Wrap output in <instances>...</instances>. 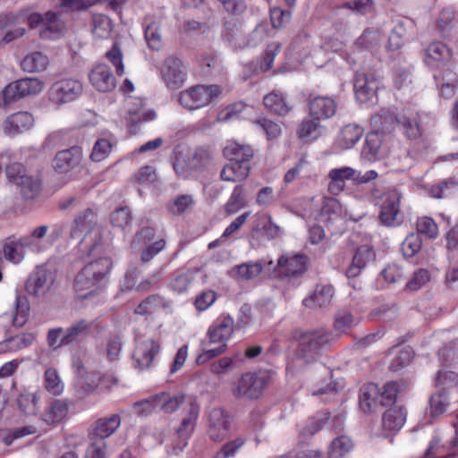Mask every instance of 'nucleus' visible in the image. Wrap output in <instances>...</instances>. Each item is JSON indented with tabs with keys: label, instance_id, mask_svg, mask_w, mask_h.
Listing matches in <instances>:
<instances>
[{
	"label": "nucleus",
	"instance_id": "774afa93",
	"mask_svg": "<svg viewBox=\"0 0 458 458\" xmlns=\"http://www.w3.org/2000/svg\"><path fill=\"white\" fill-rule=\"evenodd\" d=\"M254 123L266 134L267 140L276 139L281 134L280 124L270 119H257Z\"/></svg>",
	"mask_w": 458,
	"mask_h": 458
},
{
	"label": "nucleus",
	"instance_id": "4468645a",
	"mask_svg": "<svg viewBox=\"0 0 458 458\" xmlns=\"http://www.w3.org/2000/svg\"><path fill=\"white\" fill-rule=\"evenodd\" d=\"M83 87L80 81L75 79H63L55 82L49 89V100L57 105L74 101L82 93Z\"/></svg>",
	"mask_w": 458,
	"mask_h": 458
},
{
	"label": "nucleus",
	"instance_id": "0e129e2a",
	"mask_svg": "<svg viewBox=\"0 0 458 458\" xmlns=\"http://www.w3.org/2000/svg\"><path fill=\"white\" fill-rule=\"evenodd\" d=\"M320 127V120H317L314 117H309L302 120L299 124L297 133L301 139H309L310 137H316L317 132Z\"/></svg>",
	"mask_w": 458,
	"mask_h": 458
},
{
	"label": "nucleus",
	"instance_id": "ddd939ff",
	"mask_svg": "<svg viewBox=\"0 0 458 458\" xmlns=\"http://www.w3.org/2000/svg\"><path fill=\"white\" fill-rule=\"evenodd\" d=\"M200 412V405L195 398L188 400L182 409V417L180 425L176 428V435L179 438L178 449L182 451L192 435Z\"/></svg>",
	"mask_w": 458,
	"mask_h": 458
},
{
	"label": "nucleus",
	"instance_id": "b1692460",
	"mask_svg": "<svg viewBox=\"0 0 458 458\" xmlns=\"http://www.w3.org/2000/svg\"><path fill=\"white\" fill-rule=\"evenodd\" d=\"M82 150L78 146L58 151L53 159V167L59 174H66L76 168L81 161Z\"/></svg>",
	"mask_w": 458,
	"mask_h": 458
},
{
	"label": "nucleus",
	"instance_id": "5fc2aeb1",
	"mask_svg": "<svg viewBox=\"0 0 458 458\" xmlns=\"http://www.w3.org/2000/svg\"><path fill=\"white\" fill-rule=\"evenodd\" d=\"M250 212H244L237 216L224 231L223 234L216 240L208 243V249H214L224 245L226 239L240 229V227L246 222L250 216Z\"/></svg>",
	"mask_w": 458,
	"mask_h": 458
},
{
	"label": "nucleus",
	"instance_id": "bb28decb",
	"mask_svg": "<svg viewBox=\"0 0 458 458\" xmlns=\"http://www.w3.org/2000/svg\"><path fill=\"white\" fill-rule=\"evenodd\" d=\"M93 321L81 318L72 322L64 329L62 344H80L87 339L92 333Z\"/></svg>",
	"mask_w": 458,
	"mask_h": 458
},
{
	"label": "nucleus",
	"instance_id": "09e8293b",
	"mask_svg": "<svg viewBox=\"0 0 458 458\" xmlns=\"http://www.w3.org/2000/svg\"><path fill=\"white\" fill-rule=\"evenodd\" d=\"M247 206L245 189L242 185H236L225 205V212L233 215Z\"/></svg>",
	"mask_w": 458,
	"mask_h": 458
},
{
	"label": "nucleus",
	"instance_id": "864d4df0",
	"mask_svg": "<svg viewBox=\"0 0 458 458\" xmlns=\"http://www.w3.org/2000/svg\"><path fill=\"white\" fill-rule=\"evenodd\" d=\"M43 386L53 395H60L64 392V383L55 369L48 368L43 377Z\"/></svg>",
	"mask_w": 458,
	"mask_h": 458
},
{
	"label": "nucleus",
	"instance_id": "338daca9",
	"mask_svg": "<svg viewBox=\"0 0 458 458\" xmlns=\"http://www.w3.org/2000/svg\"><path fill=\"white\" fill-rule=\"evenodd\" d=\"M419 233L429 239H435L438 235V227L436 222L428 216H422L417 221Z\"/></svg>",
	"mask_w": 458,
	"mask_h": 458
},
{
	"label": "nucleus",
	"instance_id": "8fccbe9b",
	"mask_svg": "<svg viewBox=\"0 0 458 458\" xmlns=\"http://www.w3.org/2000/svg\"><path fill=\"white\" fill-rule=\"evenodd\" d=\"M126 287L130 290L135 289L138 293H147L159 283V274L154 273L143 279L140 284L135 285L136 277L133 272H128L125 276Z\"/></svg>",
	"mask_w": 458,
	"mask_h": 458
},
{
	"label": "nucleus",
	"instance_id": "4d7b16f0",
	"mask_svg": "<svg viewBox=\"0 0 458 458\" xmlns=\"http://www.w3.org/2000/svg\"><path fill=\"white\" fill-rule=\"evenodd\" d=\"M113 24L111 20L104 14L93 16L92 33L99 39L107 38L112 31Z\"/></svg>",
	"mask_w": 458,
	"mask_h": 458
},
{
	"label": "nucleus",
	"instance_id": "393cba45",
	"mask_svg": "<svg viewBox=\"0 0 458 458\" xmlns=\"http://www.w3.org/2000/svg\"><path fill=\"white\" fill-rule=\"evenodd\" d=\"M33 115L26 111L13 113L3 123V130L6 135L14 136L30 130L34 125Z\"/></svg>",
	"mask_w": 458,
	"mask_h": 458
},
{
	"label": "nucleus",
	"instance_id": "a19ab883",
	"mask_svg": "<svg viewBox=\"0 0 458 458\" xmlns=\"http://www.w3.org/2000/svg\"><path fill=\"white\" fill-rule=\"evenodd\" d=\"M379 403V389L376 384L369 383L360 390V408L363 412H370Z\"/></svg>",
	"mask_w": 458,
	"mask_h": 458
},
{
	"label": "nucleus",
	"instance_id": "bf43d9fd",
	"mask_svg": "<svg viewBox=\"0 0 458 458\" xmlns=\"http://www.w3.org/2000/svg\"><path fill=\"white\" fill-rule=\"evenodd\" d=\"M29 302L25 296L17 295L15 299V314L13 318V325L17 327H22L29 315Z\"/></svg>",
	"mask_w": 458,
	"mask_h": 458
},
{
	"label": "nucleus",
	"instance_id": "dca6fc26",
	"mask_svg": "<svg viewBox=\"0 0 458 458\" xmlns=\"http://www.w3.org/2000/svg\"><path fill=\"white\" fill-rule=\"evenodd\" d=\"M234 331V320L228 314H221L209 327L207 332V339L202 345L207 344H226Z\"/></svg>",
	"mask_w": 458,
	"mask_h": 458
},
{
	"label": "nucleus",
	"instance_id": "412c9836",
	"mask_svg": "<svg viewBox=\"0 0 458 458\" xmlns=\"http://www.w3.org/2000/svg\"><path fill=\"white\" fill-rule=\"evenodd\" d=\"M120 425L121 417L118 414L99 418L89 428L88 437L89 440L106 441V438L112 436Z\"/></svg>",
	"mask_w": 458,
	"mask_h": 458
},
{
	"label": "nucleus",
	"instance_id": "79ce46f5",
	"mask_svg": "<svg viewBox=\"0 0 458 458\" xmlns=\"http://www.w3.org/2000/svg\"><path fill=\"white\" fill-rule=\"evenodd\" d=\"M373 259L374 252L371 248L366 245L358 248L353 256L352 264L346 270V276L348 277L357 276L367 263Z\"/></svg>",
	"mask_w": 458,
	"mask_h": 458
},
{
	"label": "nucleus",
	"instance_id": "052dcab7",
	"mask_svg": "<svg viewBox=\"0 0 458 458\" xmlns=\"http://www.w3.org/2000/svg\"><path fill=\"white\" fill-rule=\"evenodd\" d=\"M113 146L114 144L108 139H98L93 145L90 159L94 162L106 159L111 153Z\"/></svg>",
	"mask_w": 458,
	"mask_h": 458
},
{
	"label": "nucleus",
	"instance_id": "c85d7f7f",
	"mask_svg": "<svg viewBox=\"0 0 458 458\" xmlns=\"http://www.w3.org/2000/svg\"><path fill=\"white\" fill-rule=\"evenodd\" d=\"M160 308L163 310H170L172 308V301L158 293H155L144 298L135 307L133 312L140 316H149L154 314Z\"/></svg>",
	"mask_w": 458,
	"mask_h": 458
},
{
	"label": "nucleus",
	"instance_id": "c756f323",
	"mask_svg": "<svg viewBox=\"0 0 458 458\" xmlns=\"http://www.w3.org/2000/svg\"><path fill=\"white\" fill-rule=\"evenodd\" d=\"M49 227L47 225H39L34 228L30 234L20 237V244L23 249H29L32 252L38 253L47 249L45 242Z\"/></svg>",
	"mask_w": 458,
	"mask_h": 458
},
{
	"label": "nucleus",
	"instance_id": "a878e982",
	"mask_svg": "<svg viewBox=\"0 0 458 458\" xmlns=\"http://www.w3.org/2000/svg\"><path fill=\"white\" fill-rule=\"evenodd\" d=\"M452 59L451 49L444 43H431L426 49V64L435 70H439L449 64Z\"/></svg>",
	"mask_w": 458,
	"mask_h": 458
},
{
	"label": "nucleus",
	"instance_id": "a211bd4d",
	"mask_svg": "<svg viewBox=\"0 0 458 458\" xmlns=\"http://www.w3.org/2000/svg\"><path fill=\"white\" fill-rule=\"evenodd\" d=\"M307 105L310 116L320 121L333 117L337 109L335 98L328 96L310 94L307 99Z\"/></svg>",
	"mask_w": 458,
	"mask_h": 458
},
{
	"label": "nucleus",
	"instance_id": "39448f33",
	"mask_svg": "<svg viewBox=\"0 0 458 458\" xmlns=\"http://www.w3.org/2000/svg\"><path fill=\"white\" fill-rule=\"evenodd\" d=\"M263 34V30L257 27L248 37L243 30L242 21L235 17H232L225 21L224 24L222 38L236 50L248 47H255L262 40Z\"/></svg>",
	"mask_w": 458,
	"mask_h": 458
},
{
	"label": "nucleus",
	"instance_id": "20e7f679",
	"mask_svg": "<svg viewBox=\"0 0 458 458\" xmlns=\"http://www.w3.org/2000/svg\"><path fill=\"white\" fill-rule=\"evenodd\" d=\"M213 163V153L209 148L198 147L185 155L176 157L173 164L175 173L188 178L191 173L202 172Z\"/></svg>",
	"mask_w": 458,
	"mask_h": 458
},
{
	"label": "nucleus",
	"instance_id": "6ab92c4d",
	"mask_svg": "<svg viewBox=\"0 0 458 458\" xmlns=\"http://www.w3.org/2000/svg\"><path fill=\"white\" fill-rule=\"evenodd\" d=\"M54 282L53 273L44 267H40L30 276L26 282L25 289L29 294L40 297L51 290Z\"/></svg>",
	"mask_w": 458,
	"mask_h": 458
},
{
	"label": "nucleus",
	"instance_id": "a18cd8bd",
	"mask_svg": "<svg viewBox=\"0 0 458 458\" xmlns=\"http://www.w3.org/2000/svg\"><path fill=\"white\" fill-rule=\"evenodd\" d=\"M158 408L165 413H174L185 402V394L182 393L169 394L162 392L156 394Z\"/></svg>",
	"mask_w": 458,
	"mask_h": 458
},
{
	"label": "nucleus",
	"instance_id": "f8f14e48",
	"mask_svg": "<svg viewBox=\"0 0 458 458\" xmlns=\"http://www.w3.org/2000/svg\"><path fill=\"white\" fill-rule=\"evenodd\" d=\"M7 178L20 189L21 194L27 199H33L40 193L41 182L38 178L25 174L19 163L7 167Z\"/></svg>",
	"mask_w": 458,
	"mask_h": 458
},
{
	"label": "nucleus",
	"instance_id": "f704fd0d",
	"mask_svg": "<svg viewBox=\"0 0 458 458\" xmlns=\"http://www.w3.org/2000/svg\"><path fill=\"white\" fill-rule=\"evenodd\" d=\"M129 122L131 130L132 126L140 122H149L155 119L156 113L153 110L143 111V102L140 98H130L127 101Z\"/></svg>",
	"mask_w": 458,
	"mask_h": 458
},
{
	"label": "nucleus",
	"instance_id": "6e6552de",
	"mask_svg": "<svg viewBox=\"0 0 458 458\" xmlns=\"http://www.w3.org/2000/svg\"><path fill=\"white\" fill-rule=\"evenodd\" d=\"M42 89L43 82L37 78H24L11 82L1 92L0 106H7L21 98L37 95Z\"/></svg>",
	"mask_w": 458,
	"mask_h": 458
},
{
	"label": "nucleus",
	"instance_id": "f257e3e1",
	"mask_svg": "<svg viewBox=\"0 0 458 458\" xmlns=\"http://www.w3.org/2000/svg\"><path fill=\"white\" fill-rule=\"evenodd\" d=\"M112 268V261L104 257L89 262L76 276L74 289L81 298L93 293L98 284L106 279Z\"/></svg>",
	"mask_w": 458,
	"mask_h": 458
},
{
	"label": "nucleus",
	"instance_id": "aec40b11",
	"mask_svg": "<svg viewBox=\"0 0 458 458\" xmlns=\"http://www.w3.org/2000/svg\"><path fill=\"white\" fill-rule=\"evenodd\" d=\"M160 343L153 338H147L137 343L133 352V360L140 369H148L155 357L160 352Z\"/></svg>",
	"mask_w": 458,
	"mask_h": 458
},
{
	"label": "nucleus",
	"instance_id": "4be33fe9",
	"mask_svg": "<svg viewBox=\"0 0 458 458\" xmlns=\"http://www.w3.org/2000/svg\"><path fill=\"white\" fill-rule=\"evenodd\" d=\"M70 409L67 399H53L40 413V420L47 426L55 427L66 419Z\"/></svg>",
	"mask_w": 458,
	"mask_h": 458
},
{
	"label": "nucleus",
	"instance_id": "680f3d73",
	"mask_svg": "<svg viewBox=\"0 0 458 458\" xmlns=\"http://www.w3.org/2000/svg\"><path fill=\"white\" fill-rule=\"evenodd\" d=\"M244 437H236L235 439L224 444L215 454L213 458H232L245 445Z\"/></svg>",
	"mask_w": 458,
	"mask_h": 458
},
{
	"label": "nucleus",
	"instance_id": "2f4dec72",
	"mask_svg": "<svg viewBox=\"0 0 458 458\" xmlns=\"http://www.w3.org/2000/svg\"><path fill=\"white\" fill-rule=\"evenodd\" d=\"M98 216L95 210L92 208H86L78 213L72 223L71 234L72 237L77 236L79 233H88L91 232L96 226Z\"/></svg>",
	"mask_w": 458,
	"mask_h": 458
},
{
	"label": "nucleus",
	"instance_id": "9b49d317",
	"mask_svg": "<svg viewBox=\"0 0 458 458\" xmlns=\"http://www.w3.org/2000/svg\"><path fill=\"white\" fill-rule=\"evenodd\" d=\"M163 82L169 89H178L187 79V68L183 62L174 55L167 56L159 68Z\"/></svg>",
	"mask_w": 458,
	"mask_h": 458
},
{
	"label": "nucleus",
	"instance_id": "49530a36",
	"mask_svg": "<svg viewBox=\"0 0 458 458\" xmlns=\"http://www.w3.org/2000/svg\"><path fill=\"white\" fill-rule=\"evenodd\" d=\"M263 270V264L260 261H249L236 265L232 269V276L242 280H251L259 276Z\"/></svg>",
	"mask_w": 458,
	"mask_h": 458
},
{
	"label": "nucleus",
	"instance_id": "69168bd1",
	"mask_svg": "<svg viewBox=\"0 0 458 458\" xmlns=\"http://www.w3.org/2000/svg\"><path fill=\"white\" fill-rule=\"evenodd\" d=\"M133 412L140 417L149 416L157 408H158L156 394L147 399L135 402L132 405Z\"/></svg>",
	"mask_w": 458,
	"mask_h": 458
},
{
	"label": "nucleus",
	"instance_id": "cd10ccee",
	"mask_svg": "<svg viewBox=\"0 0 458 458\" xmlns=\"http://www.w3.org/2000/svg\"><path fill=\"white\" fill-rule=\"evenodd\" d=\"M92 86L101 92L113 90L116 86L115 78L106 64L96 65L89 73Z\"/></svg>",
	"mask_w": 458,
	"mask_h": 458
},
{
	"label": "nucleus",
	"instance_id": "473e14b6",
	"mask_svg": "<svg viewBox=\"0 0 458 458\" xmlns=\"http://www.w3.org/2000/svg\"><path fill=\"white\" fill-rule=\"evenodd\" d=\"M39 400L40 395L38 392H30L29 389L23 388L16 397V404L22 414L36 416L38 411Z\"/></svg>",
	"mask_w": 458,
	"mask_h": 458
},
{
	"label": "nucleus",
	"instance_id": "0eeeda50",
	"mask_svg": "<svg viewBox=\"0 0 458 458\" xmlns=\"http://www.w3.org/2000/svg\"><path fill=\"white\" fill-rule=\"evenodd\" d=\"M222 93L219 85H196L180 93L179 102L189 110H195L210 104Z\"/></svg>",
	"mask_w": 458,
	"mask_h": 458
},
{
	"label": "nucleus",
	"instance_id": "9d476101",
	"mask_svg": "<svg viewBox=\"0 0 458 458\" xmlns=\"http://www.w3.org/2000/svg\"><path fill=\"white\" fill-rule=\"evenodd\" d=\"M309 266V258L304 254H284L274 268V276L281 280L291 282L303 276Z\"/></svg>",
	"mask_w": 458,
	"mask_h": 458
},
{
	"label": "nucleus",
	"instance_id": "f03ea898",
	"mask_svg": "<svg viewBox=\"0 0 458 458\" xmlns=\"http://www.w3.org/2000/svg\"><path fill=\"white\" fill-rule=\"evenodd\" d=\"M298 342L296 357L305 364H310L318 360L322 349L330 344L331 332L325 329H316L301 332L295 335Z\"/></svg>",
	"mask_w": 458,
	"mask_h": 458
},
{
	"label": "nucleus",
	"instance_id": "7c9ffc66",
	"mask_svg": "<svg viewBox=\"0 0 458 458\" xmlns=\"http://www.w3.org/2000/svg\"><path fill=\"white\" fill-rule=\"evenodd\" d=\"M335 293L334 287L330 284H317L312 295L302 301L306 308H324L331 304Z\"/></svg>",
	"mask_w": 458,
	"mask_h": 458
},
{
	"label": "nucleus",
	"instance_id": "7ed1b4c3",
	"mask_svg": "<svg viewBox=\"0 0 458 458\" xmlns=\"http://www.w3.org/2000/svg\"><path fill=\"white\" fill-rule=\"evenodd\" d=\"M378 177L375 170H369L362 174L351 166L333 168L327 174V191L333 196L342 193L345 187L346 181H352L355 185H361L370 182Z\"/></svg>",
	"mask_w": 458,
	"mask_h": 458
},
{
	"label": "nucleus",
	"instance_id": "de8ad7c7",
	"mask_svg": "<svg viewBox=\"0 0 458 458\" xmlns=\"http://www.w3.org/2000/svg\"><path fill=\"white\" fill-rule=\"evenodd\" d=\"M377 129L369 132L366 136L365 146L363 148V154L369 158H376L381 148L383 136L382 130L380 127L373 124Z\"/></svg>",
	"mask_w": 458,
	"mask_h": 458
},
{
	"label": "nucleus",
	"instance_id": "58836bf2",
	"mask_svg": "<svg viewBox=\"0 0 458 458\" xmlns=\"http://www.w3.org/2000/svg\"><path fill=\"white\" fill-rule=\"evenodd\" d=\"M406 420V411L402 407H394L385 411L382 427L388 432H397Z\"/></svg>",
	"mask_w": 458,
	"mask_h": 458
},
{
	"label": "nucleus",
	"instance_id": "603ef678",
	"mask_svg": "<svg viewBox=\"0 0 458 458\" xmlns=\"http://www.w3.org/2000/svg\"><path fill=\"white\" fill-rule=\"evenodd\" d=\"M3 251L4 258L14 264L20 263L24 259V249L20 244L19 238L8 237L4 244Z\"/></svg>",
	"mask_w": 458,
	"mask_h": 458
},
{
	"label": "nucleus",
	"instance_id": "2eb2a0df",
	"mask_svg": "<svg viewBox=\"0 0 458 458\" xmlns=\"http://www.w3.org/2000/svg\"><path fill=\"white\" fill-rule=\"evenodd\" d=\"M231 420L228 413L222 408H213L208 418V436L212 441L220 442L230 431Z\"/></svg>",
	"mask_w": 458,
	"mask_h": 458
},
{
	"label": "nucleus",
	"instance_id": "f3484780",
	"mask_svg": "<svg viewBox=\"0 0 458 458\" xmlns=\"http://www.w3.org/2000/svg\"><path fill=\"white\" fill-rule=\"evenodd\" d=\"M401 194L396 190H390L383 196L379 222L386 226H394L399 224Z\"/></svg>",
	"mask_w": 458,
	"mask_h": 458
},
{
	"label": "nucleus",
	"instance_id": "1a4fd4ad",
	"mask_svg": "<svg viewBox=\"0 0 458 458\" xmlns=\"http://www.w3.org/2000/svg\"><path fill=\"white\" fill-rule=\"evenodd\" d=\"M268 382L266 372H246L242 375L233 387V394L238 398H259Z\"/></svg>",
	"mask_w": 458,
	"mask_h": 458
},
{
	"label": "nucleus",
	"instance_id": "3c124183",
	"mask_svg": "<svg viewBox=\"0 0 458 458\" xmlns=\"http://www.w3.org/2000/svg\"><path fill=\"white\" fill-rule=\"evenodd\" d=\"M48 64V58L40 52H33L27 55L21 61V68L28 72L44 71Z\"/></svg>",
	"mask_w": 458,
	"mask_h": 458
},
{
	"label": "nucleus",
	"instance_id": "ea45409f",
	"mask_svg": "<svg viewBox=\"0 0 458 458\" xmlns=\"http://www.w3.org/2000/svg\"><path fill=\"white\" fill-rule=\"evenodd\" d=\"M250 166L249 163H237L230 161L225 165L221 173L220 177L226 182H242L244 181L250 174Z\"/></svg>",
	"mask_w": 458,
	"mask_h": 458
},
{
	"label": "nucleus",
	"instance_id": "423d86ee",
	"mask_svg": "<svg viewBox=\"0 0 458 458\" xmlns=\"http://www.w3.org/2000/svg\"><path fill=\"white\" fill-rule=\"evenodd\" d=\"M371 123L382 130H387L393 123H397L402 125L403 132L409 140H417L418 143H421L424 146V142L421 140L422 130L417 117L401 116L397 118L388 111H382L380 114L371 117Z\"/></svg>",
	"mask_w": 458,
	"mask_h": 458
},
{
	"label": "nucleus",
	"instance_id": "5701e85b",
	"mask_svg": "<svg viewBox=\"0 0 458 458\" xmlns=\"http://www.w3.org/2000/svg\"><path fill=\"white\" fill-rule=\"evenodd\" d=\"M381 84L378 76L374 73H357L354 80V91L360 102L371 100L377 94Z\"/></svg>",
	"mask_w": 458,
	"mask_h": 458
},
{
	"label": "nucleus",
	"instance_id": "13d9d810",
	"mask_svg": "<svg viewBox=\"0 0 458 458\" xmlns=\"http://www.w3.org/2000/svg\"><path fill=\"white\" fill-rule=\"evenodd\" d=\"M43 27L44 30L41 31V35L44 38H48L61 33L64 29V24L55 13L47 12L45 13Z\"/></svg>",
	"mask_w": 458,
	"mask_h": 458
},
{
	"label": "nucleus",
	"instance_id": "6e6d98bb",
	"mask_svg": "<svg viewBox=\"0 0 458 458\" xmlns=\"http://www.w3.org/2000/svg\"><path fill=\"white\" fill-rule=\"evenodd\" d=\"M353 448V442L350 437L340 435L331 442L328 454L330 458H341Z\"/></svg>",
	"mask_w": 458,
	"mask_h": 458
},
{
	"label": "nucleus",
	"instance_id": "72a5a7b5",
	"mask_svg": "<svg viewBox=\"0 0 458 458\" xmlns=\"http://www.w3.org/2000/svg\"><path fill=\"white\" fill-rule=\"evenodd\" d=\"M360 318L347 308L339 310L334 319V328L340 334L348 335L359 325Z\"/></svg>",
	"mask_w": 458,
	"mask_h": 458
},
{
	"label": "nucleus",
	"instance_id": "4c0bfd02",
	"mask_svg": "<svg viewBox=\"0 0 458 458\" xmlns=\"http://www.w3.org/2000/svg\"><path fill=\"white\" fill-rule=\"evenodd\" d=\"M434 79L440 88V94L445 98L454 96V90L458 85L456 74L449 67L445 68L443 72H435Z\"/></svg>",
	"mask_w": 458,
	"mask_h": 458
},
{
	"label": "nucleus",
	"instance_id": "37998d69",
	"mask_svg": "<svg viewBox=\"0 0 458 458\" xmlns=\"http://www.w3.org/2000/svg\"><path fill=\"white\" fill-rule=\"evenodd\" d=\"M263 103L267 109L278 115H286L292 110V106L286 98L276 91L266 95Z\"/></svg>",
	"mask_w": 458,
	"mask_h": 458
},
{
	"label": "nucleus",
	"instance_id": "c9c22d12",
	"mask_svg": "<svg viewBox=\"0 0 458 458\" xmlns=\"http://www.w3.org/2000/svg\"><path fill=\"white\" fill-rule=\"evenodd\" d=\"M36 339L32 333H23L0 342V354L15 352L30 346Z\"/></svg>",
	"mask_w": 458,
	"mask_h": 458
},
{
	"label": "nucleus",
	"instance_id": "e433bc0d",
	"mask_svg": "<svg viewBox=\"0 0 458 458\" xmlns=\"http://www.w3.org/2000/svg\"><path fill=\"white\" fill-rule=\"evenodd\" d=\"M363 129L357 124L344 126L336 139V144L342 149L352 148L362 137Z\"/></svg>",
	"mask_w": 458,
	"mask_h": 458
},
{
	"label": "nucleus",
	"instance_id": "c03bdc74",
	"mask_svg": "<svg viewBox=\"0 0 458 458\" xmlns=\"http://www.w3.org/2000/svg\"><path fill=\"white\" fill-rule=\"evenodd\" d=\"M224 156L237 163H249L253 157V149L249 145H241L236 142H231L226 145L223 150Z\"/></svg>",
	"mask_w": 458,
	"mask_h": 458
},
{
	"label": "nucleus",
	"instance_id": "e2e57ef3",
	"mask_svg": "<svg viewBox=\"0 0 458 458\" xmlns=\"http://www.w3.org/2000/svg\"><path fill=\"white\" fill-rule=\"evenodd\" d=\"M430 281V273L428 269L419 268L414 271L412 276L406 284V289L416 292Z\"/></svg>",
	"mask_w": 458,
	"mask_h": 458
}]
</instances>
